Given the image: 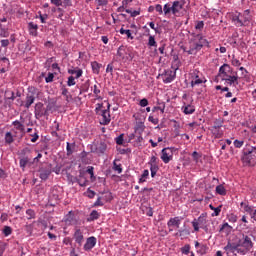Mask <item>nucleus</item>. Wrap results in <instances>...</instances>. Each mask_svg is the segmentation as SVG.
I'll list each match as a JSON object with an SVG mask.
<instances>
[{
    "mask_svg": "<svg viewBox=\"0 0 256 256\" xmlns=\"http://www.w3.org/2000/svg\"><path fill=\"white\" fill-rule=\"evenodd\" d=\"M240 249L238 250L240 255H246L251 249H253V235L242 234V238L238 240Z\"/></svg>",
    "mask_w": 256,
    "mask_h": 256,
    "instance_id": "1",
    "label": "nucleus"
},
{
    "mask_svg": "<svg viewBox=\"0 0 256 256\" xmlns=\"http://www.w3.org/2000/svg\"><path fill=\"white\" fill-rule=\"evenodd\" d=\"M242 161L246 165H255L256 163V147L249 146L243 150Z\"/></svg>",
    "mask_w": 256,
    "mask_h": 256,
    "instance_id": "2",
    "label": "nucleus"
},
{
    "mask_svg": "<svg viewBox=\"0 0 256 256\" xmlns=\"http://www.w3.org/2000/svg\"><path fill=\"white\" fill-rule=\"evenodd\" d=\"M192 226L194 227V231H199L200 227L207 233L209 231V227L207 226V214L203 213L198 219H194Z\"/></svg>",
    "mask_w": 256,
    "mask_h": 256,
    "instance_id": "3",
    "label": "nucleus"
},
{
    "mask_svg": "<svg viewBox=\"0 0 256 256\" xmlns=\"http://www.w3.org/2000/svg\"><path fill=\"white\" fill-rule=\"evenodd\" d=\"M230 75H237V72H233V69L229 64H223L219 69V77L224 79L229 77Z\"/></svg>",
    "mask_w": 256,
    "mask_h": 256,
    "instance_id": "4",
    "label": "nucleus"
},
{
    "mask_svg": "<svg viewBox=\"0 0 256 256\" xmlns=\"http://www.w3.org/2000/svg\"><path fill=\"white\" fill-rule=\"evenodd\" d=\"M107 151V143L105 141L101 140L100 142H97L94 145V148L92 146V153H97L98 155H103Z\"/></svg>",
    "mask_w": 256,
    "mask_h": 256,
    "instance_id": "5",
    "label": "nucleus"
},
{
    "mask_svg": "<svg viewBox=\"0 0 256 256\" xmlns=\"http://www.w3.org/2000/svg\"><path fill=\"white\" fill-rule=\"evenodd\" d=\"M39 177L42 181H47L49 179V176L52 173V166L51 164L47 167H42L39 169Z\"/></svg>",
    "mask_w": 256,
    "mask_h": 256,
    "instance_id": "6",
    "label": "nucleus"
},
{
    "mask_svg": "<svg viewBox=\"0 0 256 256\" xmlns=\"http://www.w3.org/2000/svg\"><path fill=\"white\" fill-rule=\"evenodd\" d=\"M161 159L163 163H169V161H173V149L169 147L162 149Z\"/></svg>",
    "mask_w": 256,
    "mask_h": 256,
    "instance_id": "7",
    "label": "nucleus"
},
{
    "mask_svg": "<svg viewBox=\"0 0 256 256\" xmlns=\"http://www.w3.org/2000/svg\"><path fill=\"white\" fill-rule=\"evenodd\" d=\"M109 109H111V104H108L106 110H102V121L100 122L101 125H109V123H111V114Z\"/></svg>",
    "mask_w": 256,
    "mask_h": 256,
    "instance_id": "8",
    "label": "nucleus"
},
{
    "mask_svg": "<svg viewBox=\"0 0 256 256\" xmlns=\"http://www.w3.org/2000/svg\"><path fill=\"white\" fill-rule=\"evenodd\" d=\"M176 72H173L172 70H166L163 74H161V77L164 81V83H171L175 79Z\"/></svg>",
    "mask_w": 256,
    "mask_h": 256,
    "instance_id": "9",
    "label": "nucleus"
},
{
    "mask_svg": "<svg viewBox=\"0 0 256 256\" xmlns=\"http://www.w3.org/2000/svg\"><path fill=\"white\" fill-rule=\"evenodd\" d=\"M95 245H97V238H95L94 236L87 238L84 245V251H91V249H93Z\"/></svg>",
    "mask_w": 256,
    "mask_h": 256,
    "instance_id": "10",
    "label": "nucleus"
},
{
    "mask_svg": "<svg viewBox=\"0 0 256 256\" xmlns=\"http://www.w3.org/2000/svg\"><path fill=\"white\" fill-rule=\"evenodd\" d=\"M239 76L237 74H230V76H227L226 78H222V81H226L228 85H239Z\"/></svg>",
    "mask_w": 256,
    "mask_h": 256,
    "instance_id": "11",
    "label": "nucleus"
},
{
    "mask_svg": "<svg viewBox=\"0 0 256 256\" xmlns=\"http://www.w3.org/2000/svg\"><path fill=\"white\" fill-rule=\"evenodd\" d=\"M239 249H241L239 246V242L237 243L228 242V244L224 247V251H230V253H235V251L239 253Z\"/></svg>",
    "mask_w": 256,
    "mask_h": 256,
    "instance_id": "12",
    "label": "nucleus"
},
{
    "mask_svg": "<svg viewBox=\"0 0 256 256\" xmlns=\"http://www.w3.org/2000/svg\"><path fill=\"white\" fill-rule=\"evenodd\" d=\"M44 109L45 108L43 107V103H41V102H38L35 105L34 114H35L36 119H41V117H43V110Z\"/></svg>",
    "mask_w": 256,
    "mask_h": 256,
    "instance_id": "13",
    "label": "nucleus"
},
{
    "mask_svg": "<svg viewBox=\"0 0 256 256\" xmlns=\"http://www.w3.org/2000/svg\"><path fill=\"white\" fill-rule=\"evenodd\" d=\"M74 239L75 242L78 244V247H81V245H83V232H81V229H77L74 233Z\"/></svg>",
    "mask_w": 256,
    "mask_h": 256,
    "instance_id": "14",
    "label": "nucleus"
},
{
    "mask_svg": "<svg viewBox=\"0 0 256 256\" xmlns=\"http://www.w3.org/2000/svg\"><path fill=\"white\" fill-rule=\"evenodd\" d=\"M125 53V46H120L117 50L116 61H125L127 59Z\"/></svg>",
    "mask_w": 256,
    "mask_h": 256,
    "instance_id": "15",
    "label": "nucleus"
},
{
    "mask_svg": "<svg viewBox=\"0 0 256 256\" xmlns=\"http://www.w3.org/2000/svg\"><path fill=\"white\" fill-rule=\"evenodd\" d=\"M171 9H172L173 15H177V13H179V11H181V9H183V2L174 1L171 6Z\"/></svg>",
    "mask_w": 256,
    "mask_h": 256,
    "instance_id": "16",
    "label": "nucleus"
},
{
    "mask_svg": "<svg viewBox=\"0 0 256 256\" xmlns=\"http://www.w3.org/2000/svg\"><path fill=\"white\" fill-rule=\"evenodd\" d=\"M201 45H199L197 42H194L191 44L190 49L187 51L188 55H197L198 51H201Z\"/></svg>",
    "mask_w": 256,
    "mask_h": 256,
    "instance_id": "17",
    "label": "nucleus"
},
{
    "mask_svg": "<svg viewBox=\"0 0 256 256\" xmlns=\"http://www.w3.org/2000/svg\"><path fill=\"white\" fill-rule=\"evenodd\" d=\"M167 225L168 227H177V229H179V225H181V220L179 219V217L171 218L168 221Z\"/></svg>",
    "mask_w": 256,
    "mask_h": 256,
    "instance_id": "18",
    "label": "nucleus"
},
{
    "mask_svg": "<svg viewBox=\"0 0 256 256\" xmlns=\"http://www.w3.org/2000/svg\"><path fill=\"white\" fill-rule=\"evenodd\" d=\"M101 199L102 201H104L105 203H109V201L113 200V196L111 194V192H101Z\"/></svg>",
    "mask_w": 256,
    "mask_h": 256,
    "instance_id": "19",
    "label": "nucleus"
},
{
    "mask_svg": "<svg viewBox=\"0 0 256 256\" xmlns=\"http://www.w3.org/2000/svg\"><path fill=\"white\" fill-rule=\"evenodd\" d=\"M34 103H35V96L33 94H28L26 96V103H25L26 109H29V107H31V105Z\"/></svg>",
    "mask_w": 256,
    "mask_h": 256,
    "instance_id": "20",
    "label": "nucleus"
},
{
    "mask_svg": "<svg viewBox=\"0 0 256 256\" xmlns=\"http://www.w3.org/2000/svg\"><path fill=\"white\" fill-rule=\"evenodd\" d=\"M143 131H145V124H143V122L137 123L135 126V134L141 135V133H143Z\"/></svg>",
    "mask_w": 256,
    "mask_h": 256,
    "instance_id": "21",
    "label": "nucleus"
},
{
    "mask_svg": "<svg viewBox=\"0 0 256 256\" xmlns=\"http://www.w3.org/2000/svg\"><path fill=\"white\" fill-rule=\"evenodd\" d=\"M69 75H76L75 79H79V77H81L83 75V70L82 69H69L68 70Z\"/></svg>",
    "mask_w": 256,
    "mask_h": 256,
    "instance_id": "22",
    "label": "nucleus"
},
{
    "mask_svg": "<svg viewBox=\"0 0 256 256\" xmlns=\"http://www.w3.org/2000/svg\"><path fill=\"white\" fill-rule=\"evenodd\" d=\"M12 125H14V127L17 129V131H21V133H23L25 131V125L21 124V122H19V120H16L12 123Z\"/></svg>",
    "mask_w": 256,
    "mask_h": 256,
    "instance_id": "23",
    "label": "nucleus"
},
{
    "mask_svg": "<svg viewBox=\"0 0 256 256\" xmlns=\"http://www.w3.org/2000/svg\"><path fill=\"white\" fill-rule=\"evenodd\" d=\"M62 95L64 97H66L67 103L73 101V96L71 94H69V90H67V88L62 89Z\"/></svg>",
    "mask_w": 256,
    "mask_h": 256,
    "instance_id": "24",
    "label": "nucleus"
},
{
    "mask_svg": "<svg viewBox=\"0 0 256 256\" xmlns=\"http://www.w3.org/2000/svg\"><path fill=\"white\" fill-rule=\"evenodd\" d=\"M240 206L244 208V211H246V213H249V215H253V207L249 206L245 202H241Z\"/></svg>",
    "mask_w": 256,
    "mask_h": 256,
    "instance_id": "25",
    "label": "nucleus"
},
{
    "mask_svg": "<svg viewBox=\"0 0 256 256\" xmlns=\"http://www.w3.org/2000/svg\"><path fill=\"white\" fill-rule=\"evenodd\" d=\"M176 235H179V237H188V235H191V232L189 231V229L184 228L178 230V233H176Z\"/></svg>",
    "mask_w": 256,
    "mask_h": 256,
    "instance_id": "26",
    "label": "nucleus"
},
{
    "mask_svg": "<svg viewBox=\"0 0 256 256\" xmlns=\"http://www.w3.org/2000/svg\"><path fill=\"white\" fill-rule=\"evenodd\" d=\"M211 132L216 139H221L223 137V133L219 130V128H212Z\"/></svg>",
    "mask_w": 256,
    "mask_h": 256,
    "instance_id": "27",
    "label": "nucleus"
},
{
    "mask_svg": "<svg viewBox=\"0 0 256 256\" xmlns=\"http://www.w3.org/2000/svg\"><path fill=\"white\" fill-rule=\"evenodd\" d=\"M91 67H92L93 73L99 74V69H101V64H99L97 61H94L91 63Z\"/></svg>",
    "mask_w": 256,
    "mask_h": 256,
    "instance_id": "28",
    "label": "nucleus"
},
{
    "mask_svg": "<svg viewBox=\"0 0 256 256\" xmlns=\"http://www.w3.org/2000/svg\"><path fill=\"white\" fill-rule=\"evenodd\" d=\"M216 193L218 195H227V190H225V187L223 185L216 186Z\"/></svg>",
    "mask_w": 256,
    "mask_h": 256,
    "instance_id": "29",
    "label": "nucleus"
},
{
    "mask_svg": "<svg viewBox=\"0 0 256 256\" xmlns=\"http://www.w3.org/2000/svg\"><path fill=\"white\" fill-rule=\"evenodd\" d=\"M224 120L222 118L216 119L214 121V126L212 128L214 129H221L223 127Z\"/></svg>",
    "mask_w": 256,
    "mask_h": 256,
    "instance_id": "30",
    "label": "nucleus"
},
{
    "mask_svg": "<svg viewBox=\"0 0 256 256\" xmlns=\"http://www.w3.org/2000/svg\"><path fill=\"white\" fill-rule=\"evenodd\" d=\"M184 113H185V115H192V113H195V107H193L191 105H187L184 108Z\"/></svg>",
    "mask_w": 256,
    "mask_h": 256,
    "instance_id": "31",
    "label": "nucleus"
},
{
    "mask_svg": "<svg viewBox=\"0 0 256 256\" xmlns=\"http://www.w3.org/2000/svg\"><path fill=\"white\" fill-rule=\"evenodd\" d=\"M125 11L130 15V17H137V15H141V9L134 11H132L131 9H126Z\"/></svg>",
    "mask_w": 256,
    "mask_h": 256,
    "instance_id": "32",
    "label": "nucleus"
},
{
    "mask_svg": "<svg viewBox=\"0 0 256 256\" xmlns=\"http://www.w3.org/2000/svg\"><path fill=\"white\" fill-rule=\"evenodd\" d=\"M197 39H199V42H197V44L201 45L202 49H203V47H205V45H209V42L207 41V39H204L200 35L197 36Z\"/></svg>",
    "mask_w": 256,
    "mask_h": 256,
    "instance_id": "33",
    "label": "nucleus"
},
{
    "mask_svg": "<svg viewBox=\"0 0 256 256\" xmlns=\"http://www.w3.org/2000/svg\"><path fill=\"white\" fill-rule=\"evenodd\" d=\"M191 252V245L189 244H185L182 248H181V253L183 255H189V253Z\"/></svg>",
    "mask_w": 256,
    "mask_h": 256,
    "instance_id": "34",
    "label": "nucleus"
},
{
    "mask_svg": "<svg viewBox=\"0 0 256 256\" xmlns=\"http://www.w3.org/2000/svg\"><path fill=\"white\" fill-rule=\"evenodd\" d=\"M195 80L191 81V87H195V85H201L203 81L199 78V75L194 74Z\"/></svg>",
    "mask_w": 256,
    "mask_h": 256,
    "instance_id": "35",
    "label": "nucleus"
},
{
    "mask_svg": "<svg viewBox=\"0 0 256 256\" xmlns=\"http://www.w3.org/2000/svg\"><path fill=\"white\" fill-rule=\"evenodd\" d=\"M99 217V212H97V210H93L90 213V217L88 218V221H95V219H97Z\"/></svg>",
    "mask_w": 256,
    "mask_h": 256,
    "instance_id": "36",
    "label": "nucleus"
},
{
    "mask_svg": "<svg viewBox=\"0 0 256 256\" xmlns=\"http://www.w3.org/2000/svg\"><path fill=\"white\" fill-rule=\"evenodd\" d=\"M27 163H29V157H24L20 159V167L22 169H25V167H27Z\"/></svg>",
    "mask_w": 256,
    "mask_h": 256,
    "instance_id": "37",
    "label": "nucleus"
},
{
    "mask_svg": "<svg viewBox=\"0 0 256 256\" xmlns=\"http://www.w3.org/2000/svg\"><path fill=\"white\" fill-rule=\"evenodd\" d=\"M148 45L149 47H157V41H155L154 36H149Z\"/></svg>",
    "mask_w": 256,
    "mask_h": 256,
    "instance_id": "38",
    "label": "nucleus"
},
{
    "mask_svg": "<svg viewBox=\"0 0 256 256\" xmlns=\"http://www.w3.org/2000/svg\"><path fill=\"white\" fill-rule=\"evenodd\" d=\"M172 6L170 4H165L163 11L165 15H169V13H171V11L173 12V8H171Z\"/></svg>",
    "mask_w": 256,
    "mask_h": 256,
    "instance_id": "39",
    "label": "nucleus"
},
{
    "mask_svg": "<svg viewBox=\"0 0 256 256\" xmlns=\"http://www.w3.org/2000/svg\"><path fill=\"white\" fill-rule=\"evenodd\" d=\"M113 169L117 171V173H123V168H121V164H117V162H113Z\"/></svg>",
    "mask_w": 256,
    "mask_h": 256,
    "instance_id": "40",
    "label": "nucleus"
},
{
    "mask_svg": "<svg viewBox=\"0 0 256 256\" xmlns=\"http://www.w3.org/2000/svg\"><path fill=\"white\" fill-rule=\"evenodd\" d=\"M120 33L121 35H127L128 39H133V36L131 35V30H125L121 28Z\"/></svg>",
    "mask_w": 256,
    "mask_h": 256,
    "instance_id": "41",
    "label": "nucleus"
},
{
    "mask_svg": "<svg viewBox=\"0 0 256 256\" xmlns=\"http://www.w3.org/2000/svg\"><path fill=\"white\" fill-rule=\"evenodd\" d=\"M5 141L6 143H13V134H11V132H7L5 135Z\"/></svg>",
    "mask_w": 256,
    "mask_h": 256,
    "instance_id": "42",
    "label": "nucleus"
},
{
    "mask_svg": "<svg viewBox=\"0 0 256 256\" xmlns=\"http://www.w3.org/2000/svg\"><path fill=\"white\" fill-rule=\"evenodd\" d=\"M89 80L85 82L84 87L80 90V95H82L83 93H87L89 91Z\"/></svg>",
    "mask_w": 256,
    "mask_h": 256,
    "instance_id": "43",
    "label": "nucleus"
},
{
    "mask_svg": "<svg viewBox=\"0 0 256 256\" xmlns=\"http://www.w3.org/2000/svg\"><path fill=\"white\" fill-rule=\"evenodd\" d=\"M3 233H4L5 237H9V235H11V233H13V230L11 229V227L5 226L3 229Z\"/></svg>",
    "mask_w": 256,
    "mask_h": 256,
    "instance_id": "44",
    "label": "nucleus"
},
{
    "mask_svg": "<svg viewBox=\"0 0 256 256\" xmlns=\"http://www.w3.org/2000/svg\"><path fill=\"white\" fill-rule=\"evenodd\" d=\"M245 142L244 141H242V140H235L234 141V147H236V149H241L242 147H243V144H244Z\"/></svg>",
    "mask_w": 256,
    "mask_h": 256,
    "instance_id": "45",
    "label": "nucleus"
},
{
    "mask_svg": "<svg viewBox=\"0 0 256 256\" xmlns=\"http://www.w3.org/2000/svg\"><path fill=\"white\" fill-rule=\"evenodd\" d=\"M103 205H104L103 199L101 198V196H99L96 202L94 203V207H103Z\"/></svg>",
    "mask_w": 256,
    "mask_h": 256,
    "instance_id": "46",
    "label": "nucleus"
},
{
    "mask_svg": "<svg viewBox=\"0 0 256 256\" xmlns=\"http://www.w3.org/2000/svg\"><path fill=\"white\" fill-rule=\"evenodd\" d=\"M65 223H73V213L70 211L68 215L66 216Z\"/></svg>",
    "mask_w": 256,
    "mask_h": 256,
    "instance_id": "47",
    "label": "nucleus"
},
{
    "mask_svg": "<svg viewBox=\"0 0 256 256\" xmlns=\"http://www.w3.org/2000/svg\"><path fill=\"white\" fill-rule=\"evenodd\" d=\"M67 85H68V87H73V85H76L75 77L70 76V77L68 78Z\"/></svg>",
    "mask_w": 256,
    "mask_h": 256,
    "instance_id": "48",
    "label": "nucleus"
},
{
    "mask_svg": "<svg viewBox=\"0 0 256 256\" xmlns=\"http://www.w3.org/2000/svg\"><path fill=\"white\" fill-rule=\"evenodd\" d=\"M26 215H28V219H35V211L32 209H28Z\"/></svg>",
    "mask_w": 256,
    "mask_h": 256,
    "instance_id": "49",
    "label": "nucleus"
},
{
    "mask_svg": "<svg viewBox=\"0 0 256 256\" xmlns=\"http://www.w3.org/2000/svg\"><path fill=\"white\" fill-rule=\"evenodd\" d=\"M221 205L216 207L213 211L214 213H212V217H219V214L221 213Z\"/></svg>",
    "mask_w": 256,
    "mask_h": 256,
    "instance_id": "50",
    "label": "nucleus"
},
{
    "mask_svg": "<svg viewBox=\"0 0 256 256\" xmlns=\"http://www.w3.org/2000/svg\"><path fill=\"white\" fill-rule=\"evenodd\" d=\"M225 229H227V231H231V226H229V223H224L221 227H220V233L225 231Z\"/></svg>",
    "mask_w": 256,
    "mask_h": 256,
    "instance_id": "51",
    "label": "nucleus"
},
{
    "mask_svg": "<svg viewBox=\"0 0 256 256\" xmlns=\"http://www.w3.org/2000/svg\"><path fill=\"white\" fill-rule=\"evenodd\" d=\"M0 37H9V31L7 29H0Z\"/></svg>",
    "mask_w": 256,
    "mask_h": 256,
    "instance_id": "52",
    "label": "nucleus"
},
{
    "mask_svg": "<svg viewBox=\"0 0 256 256\" xmlns=\"http://www.w3.org/2000/svg\"><path fill=\"white\" fill-rule=\"evenodd\" d=\"M54 78H55V75H53V73H48V76L45 78V81L46 83H52Z\"/></svg>",
    "mask_w": 256,
    "mask_h": 256,
    "instance_id": "53",
    "label": "nucleus"
},
{
    "mask_svg": "<svg viewBox=\"0 0 256 256\" xmlns=\"http://www.w3.org/2000/svg\"><path fill=\"white\" fill-rule=\"evenodd\" d=\"M86 195H87V197H89V199H93L95 197V191L88 188Z\"/></svg>",
    "mask_w": 256,
    "mask_h": 256,
    "instance_id": "54",
    "label": "nucleus"
},
{
    "mask_svg": "<svg viewBox=\"0 0 256 256\" xmlns=\"http://www.w3.org/2000/svg\"><path fill=\"white\" fill-rule=\"evenodd\" d=\"M148 121H150V123H153V125H158L159 124V119L154 118L153 116H149Z\"/></svg>",
    "mask_w": 256,
    "mask_h": 256,
    "instance_id": "55",
    "label": "nucleus"
},
{
    "mask_svg": "<svg viewBox=\"0 0 256 256\" xmlns=\"http://www.w3.org/2000/svg\"><path fill=\"white\" fill-rule=\"evenodd\" d=\"M93 171H94L93 166H88L86 173H88L90 175L91 179H93V177H95Z\"/></svg>",
    "mask_w": 256,
    "mask_h": 256,
    "instance_id": "56",
    "label": "nucleus"
},
{
    "mask_svg": "<svg viewBox=\"0 0 256 256\" xmlns=\"http://www.w3.org/2000/svg\"><path fill=\"white\" fill-rule=\"evenodd\" d=\"M52 5H55L56 7H61L63 5V0H50Z\"/></svg>",
    "mask_w": 256,
    "mask_h": 256,
    "instance_id": "57",
    "label": "nucleus"
},
{
    "mask_svg": "<svg viewBox=\"0 0 256 256\" xmlns=\"http://www.w3.org/2000/svg\"><path fill=\"white\" fill-rule=\"evenodd\" d=\"M139 105H140V107H147V105H149V100L144 98V99L140 100Z\"/></svg>",
    "mask_w": 256,
    "mask_h": 256,
    "instance_id": "58",
    "label": "nucleus"
},
{
    "mask_svg": "<svg viewBox=\"0 0 256 256\" xmlns=\"http://www.w3.org/2000/svg\"><path fill=\"white\" fill-rule=\"evenodd\" d=\"M72 5L73 3L71 2V0L62 1V7H71Z\"/></svg>",
    "mask_w": 256,
    "mask_h": 256,
    "instance_id": "59",
    "label": "nucleus"
},
{
    "mask_svg": "<svg viewBox=\"0 0 256 256\" xmlns=\"http://www.w3.org/2000/svg\"><path fill=\"white\" fill-rule=\"evenodd\" d=\"M232 65H234V67H239V65H241V62L237 58L233 57Z\"/></svg>",
    "mask_w": 256,
    "mask_h": 256,
    "instance_id": "60",
    "label": "nucleus"
},
{
    "mask_svg": "<svg viewBox=\"0 0 256 256\" xmlns=\"http://www.w3.org/2000/svg\"><path fill=\"white\" fill-rule=\"evenodd\" d=\"M116 143H117V145H123V134L119 135L116 138Z\"/></svg>",
    "mask_w": 256,
    "mask_h": 256,
    "instance_id": "61",
    "label": "nucleus"
},
{
    "mask_svg": "<svg viewBox=\"0 0 256 256\" xmlns=\"http://www.w3.org/2000/svg\"><path fill=\"white\" fill-rule=\"evenodd\" d=\"M150 171H159V166L157 164H150Z\"/></svg>",
    "mask_w": 256,
    "mask_h": 256,
    "instance_id": "62",
    "label": "nucleus"
},
{
    "mask_svg": "<svg viewBox=\"0 0 256 256\" xmlns=\"http://www.w3.org/2000/svg\"><path fill=\"white\" fill-rule=\"evenodd\" d=\"M9 39L1 40V47H9Z\"/></svg>",
    "mask_w": 256,
    "mask_h": 256,
    "instance_id": "63",
    "label": "nucleus"
},
{
    "mask_svg": "<svg viewBox=\"0 0 256 256\" xmlns=\"http://www.w3.org/2000/svg\"><path fill=\"white\" fill-rule=\"evenodd\" d=\"M204 25H205V24L203 23V21H199V22L196 24L195 29H203Z\"/></svg>",
    "mask_w": 256,
    "mask_h": 256,
    "instance_id": "64",
    "label": "nucleus"
}]
</instances>
